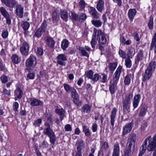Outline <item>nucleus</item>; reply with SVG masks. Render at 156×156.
I'll use <instances>...</instances> for the list:
<instances>
[{"mask_svg": "<svg viewBox=\"0 0 156 156\" xmlns=\"http://www.w3.org/2000/svg\"><path fill=\"white\" fill-rule=\"evenodd\" d=\"M63 86L66 91L68 93L71 92L72 97L75 104L78 106H81L82 102L79 100V96L76 89L71 87L68 84L64 83Z\"/></svg>", "mask_w": 156, "mask_h": 156, "instance_id": "obj_1", "label": "nucleus"}, {"mask_svg": "<svg viewBox=\"0 0 156 156\" xmlns=\"http://www.w3.org/2000/svg\"><path fill=\"white\" fill-rule=\"evenodd\" d=\"M44 125L46 127L44 129L43 133L47 135L49 138V142L53 146L56 142V138L54 132L51 129L50 124L46 122Z\"/></svg>", "mask_w": 156, "mask_h": 156, "instance_id": "obj_2", "label": "nucleus"}, {"mask_svg": "<svg viewBox=\"0 0 156 156\" xmlns=\"http://www.w3.org/2000/svg\"><path fill=\"white\" fill-rule=\"evenodd\" d=\"M144 145L147 146V149L149 151H153L156 148V134L152 137L151 136H148L144 140Z\"/></svg>", "mask_w": 156, "mask_h": 156, "instance_id": "obj_3", "label": "nucleus"}, {"mask_svg": "<svg viewBox=\"0 0 156 156\" xmlns=\"http://www.w3.org/2000/svg\"><path fill=\"white\" fill-rule=\"evenodd\" d=\"M94 36H96L97 40H98L99 44L104 45L106 44L107 40L105 37V34L101 30L94 29Z\"/></svg>", "mask_w": 156, "mask_h": 156, "instance_id": "obj_4", "label": "nucleus"}, {"mask_svg": "<svg viewBox=\"0 0 156 156\" xmlns=\"http://www.w3.org/2000/svg\"><path fill=\"white\" fill-rule=\"evenodd\" d=\"M47 24L46 20H44L40 27L37 29L34 35V37H36L37 38L41 37L42 35L45 33L47 29Z\"/></svg>", "mask_w": 156, "mask_h": 156, "instance_id": "obj_5", "label": "nucleus"}, {"mask_svg": "<svg viewBox=\"0 0 156 156\" xmlns=\"http://www.w3.org/2000/svg\"><path fill=\"white\" fill-rule=\"evenodd\" d=\"M29 44L24 41L22 43L20 47V51L21 54L24 55H27L29 53Z\"/></svg>", "mask_w": 156, "mask_h": 156, "instance_id": "obj_6", "label": "nucleus"}, {"mask_svg": "<svg viewBox=\"0 0 156 156\" xmlns=\"http://www.w3.org/2000/svg\"><path fill=\"white\" fill-rule=\"evenodd\" d=\"M37 58L36 57L31 55L26 61V66L27 67H33L37 64Z\"/></svg>", "mask_w": 156, "mask_h": 156, "instance_id": "obj_7", "label": "nucleus"}, {"mask_svg": "<svg viewBox=\"0 0 156 156\" xmlns=\"http://www.w3.org/2000/svg\"><path fill=\"white\" fill-rule=\"evenodd\" d=\"M88 10L93 19H98L99 18L100 14L98 13L95 8L92 6H89Z\"/></svg>", "mask_w": 156, "mask_h": 156, "instance_id": "obj_8", "label": "nucleus"}, {"mask_svg": "<svg viewBox=\"0 0 156 156\" xmlns=\"http://www.w3.org/2000/svg\"><path fill=\"white\" fill-rule=\"evenodd\" d=\"M29 102L31 105L33 107L35 106H42L43 102L42 101L35 98H29Z\"/></svg>", "mask_w": 156, "mask_h": 156, "instance_id": "obj_9", "label": "nucleus"}, {"mask_svg": "<svg viewBox=\"0 0 156 156\" xmlns=\"http://www.w3.org/2000/svg\"><path fill=\"white\" fill-rule=\"evenodd\" d=\"M122 69V66H119L113 75V82L118 83Z\"/></svg>", "mask_w": 156, "mask_h": 156, "instance_id": "obj_10", "label": "nucleus"}, {"mask_svg": "<svg viewBox=\"0 0 156 156\" xmlns=\"http://www.w3.org/2000/svg\"><path fill=\"white\" fill-rule=\"evenodd\" d=\"M135 150V147L126 144L124 153V156H131Z\"/></svg>", "mask_w": 156, "mask_h": 156, "instance_id": "obj_11", "label": "nucleus"}, {"mask_svg": "<svg viewBox=\"0 0 156 156\" xmlns=\"http://www.w3.org/2000/svg\"><path fill=\"white\" fill-rule=\"evenodd\" d=\"M44 39L47 45L50 48H54L55 42L52 37L47 36L44 37Z\"/></svg>", "mask_w": 156, "mask_h": 156, "instance_id": "obj_12", "label": "nucleus"}, {"mask_svg": "<svg viewBox=\"0 0 156 156\" xmlns=\"http://www.w3.org/2000/svg\"><path fill=\"white\" fill-rule=\"evenodd\" d=\"M57 62L58 64L61 66L65 65V61L67 60V58L64 54H59L57 57Z\"/></svg>", "mask_w": 156, "mask_h": 156, "instance_id": "obj_13", "label": "nucleus"}, {"mask_svg": "<svg viewBox=\"0 0 156 156\" xmlns=\"http://www.w3.org/2000/svg\"><path fill=\"white\" fill-rule=\"evenodd\" d=\"M133 123V121L131 122L127 123L123 128L122 135L124 136L129 133L131 130Z\"/></svg>", "mask_w": 156, "mask_h": 156, "instance_id": "obj_14", "label": "nucleus"}, {"mask_svg": "<svg viewBox=\"0 0 156 156\" xmlns=\"http://www.w3.org/2000/svg\"><path fill=\"white\" fill-rule=\"evenodd\" d=\"M23 7L20 5H16L15 10L16 13L20 18H22L23 16Z\"/></svg>", "mask_w": 156, "mask_h": 156, "instance_id": "obj_15", "label": "nucleus"}, {"mask_svg": "<svg viewBox=\"0 0 156 156\" xmlns=\"http://www.w3.org/2000/svg\"><path fill=\"white\" fill-rule=\"evenodd\" d=\"M117 111V108L114 107L113 108L111 112V114L110 116V123L112 126V129H113L115 118L116 117Z\"/></svg>", "mask_w": 156, "mask_h": 156, "instance_id": "obj_16", "label": "nucleus"}, {"mask_svg": "<svg viewBox=\"0 0 156 156\" xmlns=\"http://www.w3.org/2000/svg\"><path fill=\"white\" fill-rule=\"evenodd\" d=\"M52 20L53 23H57L60 19L59 11L57 9H54L52 14Z\"/></svg>", "mask_w": 156, "mask_h": 156, "instance_id": "obj_17", "label": "nucleus"}, {"mask_svg": "<svg viewBox=\"0 0 156 156\" xmlns=\"http://www.w3.org/2000/svg\"><path fill=\"white\" fill-rule=\"evenodd\" d=\"M136 134L134 133L131 134L129 136L126 144L135 147L136 141Z\"/></svg>", "mask_w": 156, "mask_h": 156, "instance_id": "obj_18", "label": "nucleus"}, {"mask_svg": "<svg viewBox=\"0 0 156 156\" xmlns=\"http://www.w3.org/2000/svg\"><path fill=\"white\" fill-rule=\"evenodd\" d=\"M141 98V95L139 94L135 95L133 98V106L134 108H137Z\"/></svg>", "mask_w": 156, "mask_h": 156, "instance_id": "obj_19", "label": "nucleus"}, {"mask_svg": "<svg viewBox=\"0 0 156 156\" xmlns=\"http://www.w3.org/2000/svg\"><path fill=\"white\" fill-rule=\"evenodd\" d=\"M3 3L9 8H13L17 4V2L15 0H5Z\"/></svg>", "mask_w": 156, "mask_h": 156, "instance_id": "obj_20", "label": "nucleus"}, {"mask_svg": "<svg viewBox=\"0 0 156 156\" xmlns=\"http://www.w3.org/2000/svg\"><path fill=\"white\" fill-rule=\"evenodd\" d=\"M136 13V9H129L128 12V16L130 23L133 21Z\"/></svg>", "mask_w": 156, "mask_h": 156, "instance_id": "obj_21", "label": "nucleus"}, {"mask_svg": "<svg viewBox=\"0 0 156 156\" xmlns=\"http://www.w3.org/2000/svg\"><path fill=\"white\" fill-rule=\"evenodd\" d=\"M153 73L146 69L145 71L144 74L143 75L142 81L143 82H145L148 80L151 76Z\"/></svg>", "mask_w": 156, "mask_h": 156, "instance_id": "obj_22", "label": "nucleus"}, {"mask_svg": "<svg viewBox=\"0 0 156 156\" xmlns=\"http://www.w3.org/2000/svg\"><path fill=\"white\" fill-rule=\"evenodd\" d=\"M140 112L139 116L141 117L144 116L147 111V107L145 105H142L139 108Z\"/></svg>", "mask_w": 156, "mask_h": 156, "instance_id": "obj_23", "label": "nucleus"}, {"mask_svg": "<svg viewBox=\"0 0 156 156\" xmlns=\"http://www.w3.org/2000/svg\"><path fill=\"white\" fill-rule=\"evenodd\" d=\"M76 147L77 151L76 152L81 153V150L84 148V144L83 140L78 141L75 145Z\"/></svg>", "mask_w": 156, "mask_h": 156, "instance_id": "obj_24", "label": "nucleus"}, {"mask_svg": "<svg viewBox=\"0 0 156 156\" xmlns=\"http://www.w3.org/2000/svg\"><path fill=\"white\" fill-rule=\"evenodd\" d=\"M104 2L103 0H99L97 2L96 8L101 13L104 9Z\"/></svg>", "mask_w": 156, "mask_h": 156, "instance_id": "obj_25", "label": "nucleus"}, {"mask_svg": "<svg viewBox=\"0 0 156 156\" xmlns=\"http://www.w3.org/2000/svg\"><path fill=\"white\" fill-rule=\"evenodd\" d=\"M117 83L112 82V83H110L109 85V90L112 95L114 94L117 90Z\"/></svg>", "mask_w": 156, "mask_h": 156, "instance_id": "obj_26", "label": "nucleus"}, {"mask_svg": "<svg viewBox=\"0 0 156 156\" xmlns=\"http://www.w3.org/2000/svg\"><path fill=\"white\" fill-rule=\"evenodd\" d=\"M55 112L56 114L60 115V120L62 121L65 116V110L62 108L60 109L57 108L55 109Z\"/></svg>", "mask_w": 156, "mask_h": 156, "instance_id": "obj_27", "label": "nucleus"}, {"mask_svg": "<svg viewBox=\"0 0 156 156\" xmlns=\"http://www.w3.org/2000/svg\"><path fill=\"white\" fill-rule=\"evenodd\" d=\"M81 109L82 113H89L91 111V106L87 104H84Z\"/></svg>", "mask_w": 156, "mask_h": 156, "instance_id": "obj_28", "label": "nucleus"}, {"mask_svg": "<svg viewBox=\"0 0 156 156\" xmlns=\"http://www.w3.org/2000/svg\"><path fill=\"white\" fill-rule=\"evenodd\" d=\"M144 57L143 51L142 50H140L138 52L137 54L135 59V63H138L140 61L142 60Z\"/></svg>", "mask_w": 156, "mask_h": 156, "instance_id": "obj_29", "label": "nucleus"}, {"mask_svg": "<svg viewBox=\"0 0 156 156\" xmlns=\"http://www.w3.org/2000/svg\"><path fill=\"white\" fill-rule=\"evenodd\" d=\"M112 156H119V147L118 143H115L114 146Z\"/></svg>", "mask_w": 156, "mask_h": 156, "instance_id": "obj_30", "label": "nucleus"}, {"mask_svg": "<svg viewBox=\"0 0 156 156\" xmlns=\"http://www.w3.org/2000/svg\"><path fill=\"white\" fill-rule=\"evenodd\" d=\"M60 16L63 20L67 21L68 19V12L65 10H61L60 11Z\"/></svg>", "mask_w": 156, "mask_h": 156, "instance_id": "obj_31", "label": "nucleus"}, {"mask_svg": "<svg viewBox=\"0 0 156 156\" xmlns=\"http://www.w3.org/2000/svg\"><path fill=\"white\" fill-rule=\"evenodd\" d=\"M23 95V92L20 88L17 87L14 91V95L17 97L18 99H20L22 98Z\"/></svg>", "mask_w": 156, "mask_h": 156, "instance_id": "obj_32", "label": "nucleus"}, {"mask_svg": "<svg viewBox=\"0 0 156 156\" xmlns=\"http://www.w3.org/2000/svg\"><path fill=\"white\" fill-rule=\"evenodd\" d=\"M156 66V62L155 61H152L149 64L148 66L146 69L153 73Z\"/></svg>", "mask_w": 156, "mask_h": 156, "instance_id": "obj_33", "label": "nucleus"}, {"mask_svg": "<svg viewBox=\"0 0 156 156\" xmlns=\"http://www.w3.org/2000/svg\"><path fill=\"white\" fill-rule=\"evenodd\" d=\"M130 102L123 101V111L125 112H129Z\"/></svg>", "mask_w": 156, "mask_h": 156, "instance_id": "obj_34", "label": "nucleus"}, {"mask_svg": "<svg viewBox=\"0 0 156 156\" xmlns=\"http://www.w3.org/2000/svg\"><path fill=\"white\" fill-rule=\"evenodd\" d=\"M12 62L14 64H18L21 61L20 57L16 54H14L11 57Z\"/></svg>", "mask_w": 156, "mask_h": 156, "instance_id": "obj_35", "label": "nucleus"}, {"mask_svg": "<svg viewBox=\"0 0 156 156\" xmlns=\"http://www.w3.org/2000/svg\"><path fill=\"white\" fill-rule=\"evenodd\" d=\"M109 145L107 142L105 141L101 142L100 144V148L101 150L104 151H106L109 147Z\"/></svg>", "mask_w": 156, "mask_h": 156, "instance_id": "obj_36", "label": "nucleus"}, {"mask_svg": "<svg viewBox=\"0 0 156 156\" xmlns=\"http://www.w3.org/2000/svg\"><path fill=\"white\" fill-rule=\"evenodd\" d=\"M83 132L84 133L85 136L89 137L91 136V131L85 125L83 126Z\"/></svg>", "mask_w": 156, "mask_h": 156, "instance_id": "obj_37", "label": "nucleus"}, {"mask_svg": "<svg viewBox=\"0 0 156 156\" xmlns=\"http://www.w3.org/2000/svg\"><path fill=\"white\" fill-rule=\"evenodd\" d=\"M91 22L94 26L97 28L100 27L102 24V22L97 19H93L91 20Z\"/></svg>", "mask_w": 156, "mask_h": 156, "instance_id": "obj_38", "label": "nucleus"}, {"mask_svg": "<svg viewBox=\"0 0 156 156\" xmlns=\"http://www.w3.org/2000/svg\"><path fill=\"white\" fill-rule=\"evenodd\" d=\"M147 146L146 145H144V142L140 148L138 156H142L145 153L147 149Z\"/></svg>", "mask_w": 156, "mask_h": 156, "instance_id": "obj_39", "label": "nucleus"}, {"mask_svg": "<svg viewBox=\"0 0 156 156\" xmlns=\"http://www.w3.org/2000/svg\"><path fill=\"white\" fill-rule=\"evenodd\" d=\"M69 42L66 39L63 40L61 43V48L63 50H66L68 47Z\"/></svg>", "mask_w": 156, "mask_h": 156, "instance_id": "obj_40", "label": "nucleus"}, {"mask_svg": "<svg viewBox=\"0 0 156 156\" xmlns=\"http://www.w3.org/2000/svg\"><path fill=\"white\" fill-rule=\"evenodd\" d=\"M135 54V50L132 48H129L127 53V58H132Z\"/></svg>", "mask_w": 156, "mask_h": 156, "instance_id": "obj_41", "label": "nucleus"}, {"mask_svg": "<svg viewBox=\"0 0 156 156\" xmlns=\"http://www.w3.org/2000/svg\"><path fill=\"white\" fill-rule=\"evenodd\" d=\"M131 77V74H128L125 77L124 80V83L126 85H128L130 84Z\"/></svg>", "mask_w": 156, "mask_h": 156, "instance_id": "obj_42", "label": "nucleus"}, {"mask_svg": "<svg viewBox=\"0 0 156 156\" xmlns=\"http://www.w3.org/2000/svg\"><path fill=\"white\" fill-rule=\"evenodd\" d=\"M0 12L2 15L4 17L10 15L8 12L6 10L4 7H2L0 8Z\"/></svg>", "mask_w": 156, "mask_h": 156, "instance_id": "obj_43", "label": "nucleus"}, {"mask_svg": "<svg viewBox=\"0 0 156 156\" xmlns=\"http://www.w3.org/2000/svg\"><path fill=\"white\" fill-rule=\"evenodd\" d=\"M70 19L75 21H80L79 15L74 12H71V15L70 16Z\"/></svg>", "mask_w": 156, "mask_h": 156, "instance_id": "obj_44", "label": "nucleus"}, {"mask_svg": "<svg viewBox=\"0 0 156 156\" xmlns=\"http://www.w3.org/2000/svg\"><path fill=\"white\" fill-rule=\"evenodd\" d=\"M30 25L29 23L26 21H23L21 24V26L23 28L24 31L27 30L28 29Z\"/></svg>", "mask_w": 156, "mask_h": 156, "instance_id": "obj_45", "label": "nucleus"}, {"mask_svg": "<svg viewBox=\"0 0 156 156\" xmlns=\"http://www.w3.org/2000/svg\"><path fill=\"white\" fill-rule=\"evenodd\" d=\"M153 16L151 15L150 17L149 22L147 24L149 29L151 30H152L153 28Z\"/></svg>", "mask_w": 156, "mask_h": 156, "instance_id": "obj_46", "label": "nucleus"}, {"mask_svg": "<svg viewBox=\"0 0 156 156\" xmlns=\"http://www.w3.org/2000/svg\"><path fill=\"white\" fill-rule=\"evenodd\" d=\"M19 106V104L17 102H15L13 103L12 105V108L13 110L15 112V114L17 115L18 114V110Z\"/></svg>", "mask_w": 156, "mask_h": 156, "instance_id": "obj_47", "label": "nucleus"}, {"mask_svg": "<svg viewBox=\"0 0 156 156\" xmlns=\"http://www.w3.org/2000/svg\"><path fill=\"white\" fill-rule=\"evenodd\" d=\"M79 50L81 55L83 56H86L87 57L89 56L88 53L86 51L85 49L82 47H79Z\"/></svg>", "mask_w": 156, "mask_h": 156, "instance_id": "obj_48", "label": "nucleus"}, {"mask_svg": "<svg viewBox=\"0 0 156 156\" xmlns=\"http://www.w3.org/2000/svg\"><path fill=\"white\" fill-rule=\"evenodd\" d=\"M80 21L84 22L87 18L86 15L84 13H80L79 15Z\"/></svg>", "mask_w": 156, "mask_h": 156, "instance_id": "obj_49", "label": "nucleus"}, {"mask_svg": "<svg viewBox=\"0 0 156 156\" xmlns=\"http://www.w3.org/2000/svg\"><path fill=\"white\" fill-rule=\"evenodd\" d=\"M96 42V36H94V34H93L92 40L90 42L91 45L93 48H94L95 47Z\"/></svg>", "mask_w": 156, "mask_h": 156, "instance_id": "obj_50", "label": "nucleus"}, {"mask_svg": "<svg viewBox=\"0 0 156 156\" xmlns=\"http://www.w3.org/2000/svg\"><path fill=\"white\" fill-rule=\"evenodd\" d=\"M125 65L127 68H130L132 66V62L130 58H127L125 60Z\"/></svg>", "mask_w": 156, "mask_h": 156, "instance_id": "obj_51", "label": "nucleus"}, {"mask_svg": "<svg viewBox=\"0 0 156 156\" xmlns=\"http://www.w3.org/2000/svg\"><path fill=\"white\" fill-rule=\"evenodd\" d=\"M119 54L122 58H126V53L122 50L120 49L119 51Z\"/></svg>", "mask_w": 156, "mask_h": 156, "instance_id": "obj_52", "label": "nucleus"}, {"mask_svg": "<svg viewBox=\"0 0 156 156\" xmlns=\"http://www.w3.org/2000/svg\"><path fill=\"white\" fill-rule=\"evenodd\" d=\"M99 74L98 73H95L93 75L91 80L94 83H95L99 80Z\"/></svg>", "mask_w": 156, "mask_h": 156, "instance_id": "obj_53", "label": "nucleus"}, {"mask_svg": "<svg viewBox=\"0 0 156 156\" xmlns=\"http://www.w3.org/2000/svg\"><path fill=\"white\" fill-rule=\"evenodd\" d=\"M117 64L115 63H110L109 64V68L111 71H113L116 68Z\"/></svg>", "mask_w": 156, "mask_h": 156, "instance_id": "obj_54", "label": "nucleus"}, {"mask_svg": "<svg viewBox=\"0 0 156 156\" xmlns=\"http://www.w3.org/2000/svg\"><path fill=\"white\" fill-rule=\"evenodd\" d=\"M0 79L2 83H5L8 81V78L7 77L4 75H2L0 77Z\"/></svg>", "mask_w": 156, "mask_h": 156, "instance_id": "obj_55", "label": "nucleus"}, {"mask_svg": "<svg viewBox=\"0 0 156 156\" xmlns=\"http://www.w3.org/2000/svg\"><path fill=\"white\" fill-rule=\"evenodd\" d=\"M36 54L37 55L41 56L43 54V51L42 48H37Z\"/></svg>", "mask_w": 156, "mask_h": 156, "instance_id": "obj_56", "label": "nucleus"}, {"mask_svg": "<svg viewBox=\"0 0 156 156\" xmlns=\"http://www.w3.org/2000/svg\"><path fill=\"white\" fill-rule=\"evenodd\" d=\"M94 74V72L91 70L87 71V77L90 79H91Z\"/></svg>", "mask_w": 156, "mask_h": 156, "instance_id": "obj_57", "label": "nucleus"}, {"mask_svg": "<svg viewBox=\"0 0 156 156\" xmlns=\"http://www.w3.org/2000/svg\"><path fill=\"white\" fill-rule=\"evenodd\" d=\"M2 94L4 95L9 96L10 95V90H7L5 88H4L3 91L2 92Z\"/></svg>", "mask_w": 156, "mask_h": 156, "instance_id": "obj_58", "label": "nucleus"}, {"mask_svg": "<svg viewBox=\"0 0 156 156\" xmlns=\"http://www.w3.org/2000/svg\"><path fill=\"white\" fill-rule=\"evenodd\" d=\"M64 129L66 131H71L72 130L71 126L69 124L66 125L65 126Z\"/></svg>", "mask_w": 156, "mask_h": 156, "instance_id": "obj_59", "label": "nucleus"}, {"mask_svg": "<svg viewBox=\"0 0 156 156\" xmlns=\"http://www.w3.org/2000/svg\"><path fill=\"white\" fill-rule=\"evenodd\" d=\"M41 119H39L34 123V125L35 126H39L41 123Z\"/></svg>", "mask_w": 156, "mask_h": 156, "instance_id": "obj_60", "label": "nucleus"}, {"mask_svg": "<svg viewBox=\"0 0 156 156\" xmlns=\"http://www.w3.org/2000/svg\"><path fill=\"white\" fill-rule=\"evenodd\" d=\"M102 76L101 81L103 83H105L107 80V76L105 74H102Z\"/></svg>", "mask_w": 156, "mask_h": 156, "instance_id": "obj_61", "label": "nucleus"}, {"mask_svg": "<svg viewBox=\"0 0 156 156\" xmlns=\"http://www.w3.org/2000/svg\"><path fill=\"white\" fill-rule=\"evenodd\" d=\"M5 69V66L2 60L0 59V70L3 71Z\"/></svg>", "mask_w": 156, "mask_h": 156, "instance_id": "obj_62", "label": "nucleus"}, {"mask_svg": "<svg viewBox=\"0 0 156 156\" xmlns=\"http://www.w3.org/2000/svg\"><path fill=\"white\" fill-rule=\"evenodd\" d=\"M134 39L137 41H138L140 40L139 34L137 32H135L133 34Z\"/></svg>", "mask_w": 156, "mask_h": 156, "instance_id": "obj_63", "label": "nucleus"}, {"mask_svg": "<svg viewBox=\"0 0 156 156\" xmlns=\"http://www.w3.org/2000/svg\"><path fill=\"white\" fill-rule=\"evenodd\" d=\"M8 32L7 30L4 31L2 34V37L4 39L6 38L8 36Z\"/></svg>", "mask_w": 156, "mask_h": 156, "instance_id": "obj_64", "label": "nucleus"}]
</instances>
